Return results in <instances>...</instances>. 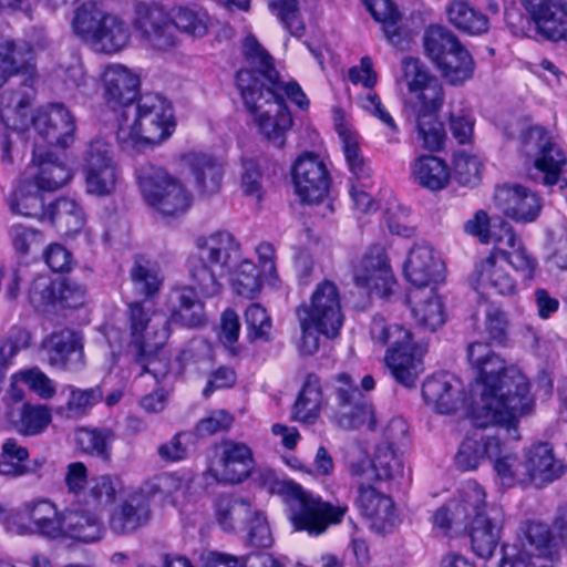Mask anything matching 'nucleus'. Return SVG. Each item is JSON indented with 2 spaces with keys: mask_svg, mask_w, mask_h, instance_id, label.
<instances>
[{
  "mask_svg": "<svg viewBox=\"0 0 567 567\" xmlns=\"http://www.w3.org/2000/svg\"><path fill=\"white\" fill-rule=\"evenodd\" d=\"M537 32L553 42L567 41V3L563 0H519Z\"/></svg>",
  "mask_w": 567,
  "mask_h": 567,
  "instance_id": "20",
  "label": "nucleus"
},
{
  "mask_svg": "<svg viewBox=\"0 0 567 567\" xmlns=\"http://www.w3.org/2000/svg\"><path fill=\"white\" fill-rule=\"evenodd\" d=\"M134 25L147 43L155 49L166 50L176 43L172 14H168L158 3H137Z\"/></svg>",
  "mask_w": 567,
  "mask_h": 567,
  "instance_id": "17",
  "label": "nucleus"
},
{
  "mask_svg": "<svg viewBox=\"0 0 567 567\" xmlns=\"http://www.w3.org/2000/svg\"><path fill=\"white\" fill-rule=\"evenodd\" d=\"M524 462V471L529 476V485L536 487L554 482L563 473V466L555 460L551 447L546 443L528 449Z\"/></svg>",
  "mask_w": 567,
  "mask_h": 567,
  "instance_id": "33",
  "label": "nucleus"
},
{
  "mask_svg": "<svg viewBox=\"0 0 567 567\" xmlns=\"http://www.w3.org/2000/svg\"><path fill=\"white\" fill-rule=\"evenodd\" d=\"M106 16L107 13L99 9L95 3H83L74 12L73 30L79 37L93 43Z\"/></svg>",
  "mask_w": 567,
  "mask_h": 567,
  "instance_id": "56",
  "label": "nucleus"
},
{
  "mask_svg": "<svg viewBox=\"0 0 567 567\" xmlns=\"http://www.w3.org/2000/svg\"><path fill=\"white\" fill-rule=\"evenodd\" d=\"M406 299L411 305L412 317L420 329L434 332L444 324L443 303L434 289H410Z\"/></svg>",
  "mask_w": 567,
  "mask_h": 567,
  "instance_id": "30",
  "label": "nucleus"
},
{
  "mask_svg": "<svg viewBox=\"0 0 567 567\" xmlns=\"http://www.w3.org/2000/svg\"><path fill=\"white\" fill-rule=\"evenodd\" d=\"M339 135L346 161L355 182L363 188L369 187L371 185V169L360 152L355 136L346 130L340 131Z\"/></svg>",
  "mask_w": 567,
  "mask_h": 567,
  "instance_id": "54",
  "label": "nucleus"
},
{
  "mask_svg": "<svg viewBox=\"0 0 567 567\" xmlns=\"http://www.w3.org/2000/svg\"><path fill=\"white\" fill-rule=\"evenodd\" d=\"M423 45L426 55L437 66L449 54L463 45L458 38L442 25L429 27L423 35Z\"/></svg>",
  "mask_w": 567,
  "mask_h": 567,
  "instance_id": "46",
  "label": "nucleus"
},
{
  "mask_svg": "<svg viewBox=\"0 0 567 567\" xmlns=\"http://www.w3.org/2000/svg\"><path fill=\"white\" fill-rule=\"evenodd\" d=\"M503 515L498 507H491L485 515L474 517L470 528V539L473 553L489 559L496 549L502 529Z\"/></svg>",
  "mask_w": 567,
  "mask_h": 567,
  "instance_id": "29",
  "label": "nucleus"
},
{
  "mask_svg": "<svg viewBox=\"0 0 567 567\" xmlns=\"http://www.w3.org/2000/svg\"><path fill=\"white\" fill-rule=\"evenodd\" d=\"M116 435L109 427H84L76 432V444L82 452L110 462L112 457V444Z\"/></svg>",
  "mask_w": 567,
  "mask_h": 567,
  "instance_id": "45",
  "label": "nucleus"
},
{
  "mask_svg": "<svg viewBox=\"0 0 567 567\" xmlns=\"http://www.w3.org/2000/svg\"><path fill=\"white\" fill-rule=\"evenodd\" d=\"M467 360L475 371L473 404L468 417L474 427L504 426L518 440V420L530 413L534 400L527 377L505 361L487 343L473 342Z\"/></svg>",
  "mask_w": 567,
  "mask_h": 567,
  "instance_id": "1",
  "label": "nucleus"
},
{
  "mask_svg": "<svg viewBox=\"0 0 567 567\" xmlns=\"http://www.w3.org/2000/svg\"><path fill=\"white\" fill-rule=\"evenodd\" d=\"M134 175L146 204L162 215L176 216L189 208L192 202L189 192L165 168L144 162L135 167Z\"/></svg>",
  "mask_w": 567,
  "mask_h": 567,
  "instance_id": "8",
  "label": "nucleus"
},
{
  "mask_svg": "<svg viewBox=\"0 0 567 567\" xmlns=\"http://www.w3.org/2000/svg\"><path fill=\"white\" fill-rule=\"evenodd\" d=\"M34 184L23 182L14 192L10 200V208L13 213L20 214L25 217H41L47 216L48 210H44L43 198L39 192H31Z\"/></svg>",
  "mask_w": 567,
  "mask_h": 567,
  "instance_id": "58",
  "label": "nucleus"
},
{
  "mask_svg": "<svg viewBox=\"0 0 567 567\" xmlns=\"http://www.w3.org/2000/svg\"><path fill=\"white\" fill-rule=\"evenodd\" d=\"M449 21L458 30L481 34L488 29V19L465 0H453L446 8Z\"/></svg>",
  "mask_w": 567,
  "mask_h": 567,
  "instance_id": "47",
  "label": "nucleus"
},
{
  "mask_svg": "<svg viewBox=\"0 0 567 567\" xmlns=\"http://www.w3.org/2000/svg\"><path fill=\"white\" fill-rule=\"evenodd\" d=\"M47 217L63 236H74L85 225L82 207L70 198H59L52 203L48 208Z\"/></svg>",
  "mask_w": 567,
  "mask_h": 567,
  "instance_id": "38",
  "label": "nucleus"
},
{
  "mask_svg": "<svg viewBox=\"0 0 567 567\" xmlns=\"http://www.w3.org/2000/svg\"><path fill=\"white\" fill-rule=\"evenodd\" d=\"M285 495L293 528L311 536L321 535L330 525L341 523L348 512L347 504L333 505L295 483L286 485Z\"/></svg>",
  "mask_w": 567,
  "mask_h": 567,
  "instance_id": "9",
  "label": "nucleus"
},
{
  "mask_svg": "<svg viewBox=\"0 0 567 567\" xmlns=\"http://www.w3.org/2000/svg\"><path fill=\"white\" fill-rule=\"evenodd\" d=\"M32 163L38 167L33 182L38 190H58L72 177L70 167L62 159L38 146L33 150Z\"/></svg>",
  "mask_w": 567,
  "mask_h": 567,
  "instance_id": "32",
  "label": "nucleus"
},
{
  "mask_svg": "<svg viewBox=\"0 0 567 567\" xmlns=\"http://www.w3.org/2000/svg\"><path fill=\"white\" fill-rule=\"evenodd\" d=\"M422 396L440 414H452L464 402L461 383L449 374L427 378L422 385Z\"/></svg>",
  "mask_w": 567,
  "mask_h": 567,
  "instance_id": "27",
  "label": "nucleus"
},
{
  "mask_svg": "<svg viewBox=\"0 0 567 567\" xmlns=\"http://www.w3.org/2000/svg\"><path fill=\"white\" fill-rule=\"evenodd\" d=\"M130 39V27L117 16L107 14L92 44L101 52L116 53L128 44Z\"/></svg>",
  "mask_w": 567,
  "mask_h": 567,
  "instance_id": "44",
  "label": "nucleus"
},
{
  "mask_svg": "<svg viewBox=\"0 0 567 567\" xmlns=\"http://www.w3.org/2000/svg\"><path fill=\"white\" fill-rule=\"evenodd\" d=\"M372 465L377 473V481L395 480L403 474L401 455L390 442H382L377 446Z\"/></svg>",
  "mask_w": 567,
  "mask_h": 567,
  "instance_id": "55",
  "label": "nucleus"
},
{
  "mask_svg": "<svg viewBox=\"0 0 567 567\" xmlns=\"http://www.w3.org/2000/svg\"><path fill=\"white\" fill-rule=\"evenodd\" d=\"M334 382L331 421L343 430H357L367 425L373 431L377 425L373 406L352 378L342 372L334 377Z\"/></svg>",
  "mask_w": 567,
  "mask_h": 567,
  "instance_id": "11",
  "label": "nucleus"
},
{
  "mask_svg": "<svg viewBox=\"0 0 567 567\" xmlns=\"http://www.w3.org/2000/svg\"><path fill=\"white\" fill-rule=\"evenodd\" d=\"M322 403L323 394L320 379L316 374H308L293 404V420L313 423L319 417Z\"/></svg>",
  "mask_w": 567,
  "mask_h": 567,
  "instance_id": "39",
  "label": "nucleus"
},
{
  "mask_svg": "<svg viewBox=\"0 0 567 567\" xmlns=\"http://www.w3.org/2000/svg\"><path fill=\"white\" fill-rule=\"evenodd\" d=\"M460 495V502L454 505V519L460 523L472 522L474 517L485 515L492 507L485 503V491L474 481L466 482Z\"/></svg>",
  "mask_w": 567,
  "mask_h": 567,
  "instance_id": "48",
  "label": "nucleus"
},
{
  "mask_svg": "<svg viewBox=\"0 0 567 567\" xmlns=\"http://www.w3.org/2000/svg\"><path fill=\"white\" fill-rule=\"evenodd\" d=\"M175 126L172 103L161 94L147 93L136 101L133 122H120L116 140L123 151L141 152L166 141Z\"/></svg>",
  "mask_w": 567,
  "mask_h": 567,
  "instance_id": "4",
  "label": "nucleus"
},
{
  "mask_svg": "<svg viewBox=\"0 0 567 567\" xmlns=\"http://www.w3.org/2000/svg\"><path fill=\"white\" fill-rule=\"evenodd\" d=\"M42 347L53 367L76 371L84 365L83 346L74 331L66 329L54 332L42 341Z\"/></svg>",
  "mask_w": 567,
  "mask_h": 567,
  "instance_id": "24",
  "label": "nucleus"
},
{
  "mask_svg": "<svg viewBox=\"0 0 567 567\" xmlns=\"http://www.w3.org/2000/svg\"><path fill=\"white\" fill-rule=\"evenodd\" d=\"M494 198L504 215L517 223H533L543 207L536 192L518 184L497 187Z\"/></svg>",
  "mask_w": 567,
  "mask_h": 567,
  "instance_id": "22",
  "label": "nucleus"
},
{
  "mask_svg": "<svg viewBox=\"0 0 567 567\" xmlns=\"http://www.w3.org/2000/svg\"><path fill=\"white\" fill-rule=\"evenodd\" d=\"M334 382L331 421L343 430H357L367 425L373 431L377 425L373 406L352 378L342 372L334 377Z\"/></svg>",
  "mask_w": 567,
  "mask_h": 567,
  "instance_id": "10",
  "label": "nucleus"
},
{
  "mask_svg": "<svg viewBox=\"0 0 567 567\" xmlns=\"http://www.w3.org/2000/svg\"><path fill=\"white\" fill-rule=\"evenodd\" d=\"M412 174L421 186L431 190L442 189L450 178L446 164L432 155L417 158L413 165Z\"/></svg>",
  "mask_w": 567,
  "mask_h": 567,
  "instance_id": "50",
  "label": "nucleus"
},
{
  "mask_svg": "<svg viewBox=\"0 0 567 567\" xmlns=\"http://www.w3.org/2000/svg\"><path fill=\"white\" fill-rule=\"evenodd\" d=\"M85 179V189L89 194L105 197L115 192L118 181L116 167L94 168L82 171Z\"/></svg>",
  "mask_w": 567,
  "mask_h": 567,
  "instance_id": "60",
  "label": "nucleus"
},
{
  "mask_svg": "<svg viewBox=\"0 0 567 567\" xmlns=\"http://www.w3.org/2000/svg\"><path fill=\"white\" fill-rule=\"evenodd\" d=\"M247 339L250 342L271 340L272 321L267 310L259 303H251L244 313Z\"/></svg>",
  "mask_w": 567,
  "mask_h": 567,
  "instance_id": "59",
  "label": "nucleus"
},
{
  "mask_svg": "<svg viewBox=\"0 0 567 567\" xmlns=\"http://www.w3.org/2000/svg\"><path fill=\"white\" fill-rule=\"evenodd\" d=\"M243 52L250 66L245 70L252 72L255 76L259 79V85L262 86V89L279 74L275 68L274 58L254 35L245 38Z\"/></svg>",
  "mask_w": 567,
  "mask_h": 567,
  "instance_id": "42",
  "label": "nucleus"
},
{
  "mask_svg": "<svg viewBox=\"0 0 567 567\" xmlns=\"http://www.w3.org/2000/svg\"><path fill=\"white\" fill-rule=\"evenodd\" d=\"M254 466L251 449L243 442L227 440L221 442L218 458L210 472L218 482L240 484L251 475Z\"/></svg>",
  "mask_w": 567,
  "mask_h": 567,
  "instance_id": "19",
  "label": "nucleus"
},
{
  "mask_svg": "<svg viewBox=\"0 0 567 567\" xmlns=\"http://www.w3.org/2000/svg\"><path fill=\"white\" fill-rule=\"evenodd\" d=\"M352 272L358 287L364 288L380 298L390 297L396 286L390 258L381 245L370 246L353 266Z\"/></svg>",
  "mask_w": 567,
  "mask_h": 567,
  "instance_id": "14",
  "label": "nucleus"
},
{
  "mask_svg": "<svg viewBox=\"0 0 567 567\" xmlns=\"http://www.w3.org/2000/svg\"><path fill=\"white\" fill-rule=\"evenodd\" d=\"M520 551L530 564L537 567H550L558 558L554 535L548 525L528 520L518 529Z\"/></svg>",
  "mask_w": 567,
  "mask_h": 567,
  "instance_id": "21",
  "label": "nucleus"
},
{
  "mask_svg": "<svg viewBox=\"0 0 567 567\" xmlns=\"http://www.w3.org/2000/svg\"><path fill=\"white\" fill-rule=\"evenodd\" d=\"M103 84V97L111 109L122 110L135 100L140 78L128 68L122 64L106 65L101 75Z\"/></svg>",
  "mask_w": 567,
  "mask_h": 567,
  "instance_id": "23",
  "label": "nucleus"
},
{
  "mask_svg": "<svg viewBox=\"0 0 567 567\" xmlns=\"http://www.w3.org/2000/svg\"><path fill=\"white\" fill-rule=\"evenodd\" d=\"M61 537L93 543L102 538L103 528L100 518L94 513L81 509H70L61 514Z\"/></svg>",
  "mask_w": 567,
  "mask_h": 567,
  "instance_id": "35",
  "label": "nucleus"
},
{
  "mask_svg": "<svg viewBox=\"0 0 567 567\" xmlns=\"http://www.w3.org/2000/svg\"><path fill=\"white\" fill-rule=\"evenodd\" d=\"M368 11L375 21L382 23L388 41L399 48L405 49L409 44V35L399 25L400 13L391 0H362Z\"/></svg>",
  "mask_w": 567,
  "mask_h": 567,
  "instance_id": "36",
  "label": "nucleus"
},
{
  "mask_svg": "<svg viewBox=\"0 0 567 567\" xmlns=\"http://www.w3.org/2000/svg\"><path fill=\"white\" fill-rule=\"evenodd\" d=\"M184 161L200 196L208 197L219 192L225 169L218 158L207 153L193 152L186 154Z\"/></svg>",
  "mask_w": 567,
  "mask_h": 567,
  "instance_id": "28",
  "label": "nucleus"
},
{
  "mask_svg": "<svg viewBox=\"0 0 567 567\" xmlns=\"http://www.w3.org/2000/svg\"><path fill=\"white\" fill-rule=\"evenodd\" d=\"M291 176L295 192L302 203L318 204L328 197L331 178L319 155L301 154L292 165Z\"/></svg>",
  "mask_w": 567,
  "mask_h": 567,
  "instance_id": "15",
  "label": "nucleus"
},
{
  "mask_svg": "<svg viewBox=\"0 0 567 567\" xmlns=\"http://www.w3.org/2000/svg\"><path fill=\"white\" fill-rule=\"evenodd\" d=\"M473 285L481 295L512 296L517 290L515 278L509 274L506 265L497 258V255H488L476 265Z\"/></svg>",
  "mask_w": 567,
  "mask_h": 567,
  "instance_id": "25",
  "label": "nucleus"
},
{
  "mask_svg": "<svg viewBox=\"0 0 567 567\" xmlns=\"http://www.w3.org/2000/svg\"><path fill=\"white\" fill-rule=\"evenodd\" d=\"M454 179L463 186L474 187L481 181L482 161L477 155L458 152L454 155Z\"/></svg>",
  "mask_w": 567,
  "mask_h": 567,
  "instance_id": "61",
  "label": "nucleus"
},
{
  "mask_svg": "<svg viewBox=\"0 0 567 567\" xmlns=\"http://www.w3.org/2000/svg\"><path fill=\"white\" fill-rule=\"evenodd\" d=\"M173 32L175 29L193 38H203L208 33L210 18L206 10L198 7H177L172 13Z\"/></svg>",
  "mask_w": 567,
  "mask_h": 567,
  "instance_id": "52",
  "label": "nucleus"
},
{
  "mask_svg": "<svg viewBox=\"0 0 567 567\" xmlns=\"http://www.w3.org/2000/svg\"><path fill=\"white\" fill-rule=\"evenodd\" d=\"M32 125L50 145L68 148L74 143L75 121L61 103H52L37 110L32 116Z\"/></svg>",
  "mask_w": 567,
  "mask_h": 567,
  "instance_id": "16",
  "label": "nucleus"
},
{
  "mask_svg": "<svg viewBox=\"0 0 567 567\" xmlns=\"http://www.w3.org/2000/svg\"><path fill=\"white\" fill-rule=\"evenodd\" d=\"M195 251L186 260L189 280L194 286L178 287L173 291L171 321L186 327H198L206 320L203 297L221 292L226 278L240 258V244L227 230H216L194 239Z\"/></svg>",
  "mask_w": 567,
  "mask_h": 567,
  "instance_id": "2",
  "label": "nucleus"
},
{
  "mask_svg": "<svg viewBox=\"0 0 567 567\" xmlns=\"http://www.w3.org/2000/svg\"><path fill=\"white\" fill-rule=\"evenodd\" d=\"M130 341L127 353L142 368L140 375L150 373L156 382L169 372V360L161 353L164 342L168 339L167 321L162 322L159 330L150 332L151 315L142 302L128 303Z\"/></svg>",
  "mask_w": 567,
  "mask_h": 567,
  "instance_id": "6",
  "label": "nucleus"
},
{
  "mask_svg": "<svg viewBox=\"0 0 567 567\" xmlns=\"http://www.w3.org/2000/svg\"><path fill=\"white\" fill-rule=\"evenodd\" d=\"M520 143L523 152L533 157V166L542 174L544 185H556L567 174L564 171L566 154L546 128L539 125L528 127L522 132Z\"/></svg>",
  "mask_w": 567,
  "mask_h": 567,
  "instance_id": "13",
  "label": "nucleus"
},
{
  "mask_svg": "<svg viewBox=\"0 0 567 567\" xmlns=\"http://www.w3.org/2000/svg\"><path fill=\"white\" fill-rule=\"evenodd\" d=\"M254 115L260 133L276 147L280 148L286 143V132L292 126V117L287 106L267 104L260 110H247Z\"/></svg>",
  "mask_w": 567,
  "mask_h": 567,
  "instance_id": "34",
  "label": "nucleus"
},
{
  "mask_svg": "<svg viewBox=\"0 0 567 567\" xmlns=\"http://www.w3.org/2000/svg\"><path fill=\"white\" fill-rule=\"evenodd\" d=\"M296 313L301 329L299 350L303 354H313L319 349L318 334L336 338L343 324L338 286L330 280L321 281L309 302L299 306Z\"/></svg>",
  "mask_w": 567,
  "mask_h": 567,
  "instance_id": "5",
  "label": "nucleus"
},
{
  "mask_svg": "<svg viewBox=\"0 0 567 567\" xmlns=\"http://www.w3.org/2000/svg\"><path fill=\"white\" fill-rule=\"evenodd\" d=\"M442 76L452 85H462L471 80L475 71V61L464 45H461L452 54L436 66Z\"/></svg>",
  "mask_w": 567,
  "mask_h": 567,
  "instance_id": "49",
  "label": "nucleus"
},
{
  "mask_svg": "<svg viewBox=\"0 0 567 567\" xmlns=\"http://www.w3.org/2000/svg\"><path fill=\"white\" fill-rule=\"evenodd\" d=\"M35 96L31 79L24 80L16 91L3 93L0 102V120L4 127L14 132L27 127V109Z\"/></svg>",
  "mask_w": 567,
  "mask_h": 567,
  "instance_id": "31",
  "label": "nucleus"
},
{
  "mask_svg": "<svg viewBox=\"0 0 567 567\" xmlns=\"http://www.w3.org/2000/svg\"><path fill=\"white\" fill-rule=\"evenodd\" d=\"M61 514L50 499L38 498L23 503L14 513L12 522L29 520L28 525L18 524L17 532L21 535L39 534L56 539L61 537Z\"/></svg>",
  "mask_w": 567,
  "mask_h": 567,
  "instance_id": "18",
  "label": "nucleus"
},
{
  "mask_svg": "<svg viewBox=\"0 0 567 567\" xmlns=\"http://www.w3.org/2000/svg\"><path fill=\"white\" fill-rule=\"evenodd\" d=\"M116 166L111 144L102 138H95L87 143L82 154V171Z\"/></svg>",
  "mask_w": 567,
  "mask_h": 567,
  "instance_id": "62",
  "label": "nucleus"
},
{
  "mask_svg": "<svg viewBox=\"0 0 567 567\" xmlns=\"http://www.w3.org/2000/svg\"><path fill=\"white\" fill-rule=\"evenodd\" d=\"M260 81L250 71L239 70L236 74V85L240 93L246 110L258 111L269 103L287 106L285 96L305 110L309 101L297 82H284L279 74L270 81L264 89L259 85Z\"/></svg>",
  "mask_w": 567,
  "mask_h": 567,
  "instance_id": "12",
  "label": "nucleus"
},
{
  "mask_svg": "<svg viewBox=\"0 0 567 567\" xmlns=\"http://www.w3.org/2000/svg\"><path fill=\"white\" fill-rule=\"evenodd\" d=\"M269 10L284 23L295 37H301L305 30L297 0H267Z\"/></svg>",
  "mask_w": 567,
  "mask_h": 567,
  "instance_id": "64",
  "label": "nucleus"
},
{
  "mask_svg": "<svg viewBox=\"0 0 567 567\" xmlns=\"http://www.w3.org/2000/svg\"><path fill=\"white\" fill-rule=\"evenodd\" d=\"M370 333L375 342L390 344L384 361L395 381L408 388L414 386L422 372L425 348L412 341L409 330L399 324L389 326L380 316L373 317Z\"/></svg>",
  "mask_w": 567,
  "mask_h": 567,
  "instance_id": "7",
  "label": "nucleus"
},
{
  "mask_svg": "<svg viewBox=\"0 0 567 567\" xmlns=\"http://www.w3.org/2000/svg\"><path fill=\"white\" fill-rule=\"evenodd\" d=\"M150 505L141 495H132L111 519V529L118 535L135 532L150 519Z\"/></svg>",
  "mask_w": 567,
  "mask_h": 567,
  "instance_id": "37",
  "label": "nucleus"
},
{
  "mask_svg": "<svg viewBox=\"0 0 567 567\" xmlns=\"http://www.w3.org/2000/svg\"><path fill=\"white\" fill-rule=\"evenodd\" d=\"M233 288L238 296L252 299L260 291V274L256 265L249 260H243L233 280Z\"/></svg>",
  "mask_w": 567,
  "mask_h": 567,
  "instance_id": "63",
  "label": "nucleus"
},
{
  "mask_svg": "<svg viewBox=\"0 0 567 567\" xmlns=\"http://www.w3.org/2000/svg\"><path fill=\"white\" fill-rule=\"evenodd\" d=\"M252 506L243 498H220L217 504V520L225 530L244 529L252 515Z\"/></svg>",
  "mask_w": 567,
  "mask_h": 567,
  "instance_id": "53",
  "label": "nucleus"
},
{
  "mask_svg": "<svg viewBox=\"0 0 567 567\" xmlns=\"http://www.w3.org/2000/svg\"><path fill=\"white\" fill-rule=\"evenodd\" d=\"M443 264L426 244L414 245L404 264V276L412 289H425L442 279Z\"/></svg>",
  "mask_w": 567,
  "mask_h": 567,
  "instance_id": "26",
  "label": "nucleus"
},
{
  "mask_svg": "<svg viewBox=\"0 0 567 567\" xmlns=\"http://www.w3.org/2000/svg\"><path fill=\"white\" fill-rule=\"evenodd\" d=\"M492 460L496 477L503 487L529 486V476L524 471V458H519L513 453H503L502 444L499 443V452L493 455Z\"/></svg>",
  "mask_w": 567,
  "mask_h": 567,
  "instance_id": "43",
  "label": "nucleus"
},
{
  "mask_svg": "<svg viewBox=\"0 0 567 567\" xmlns=\"http://www.w3.org/2000/svg\"><path fill=\"white\" fill-rule=\"evenodd\" d=\"M14 430L24 436L41 434L52 420L51 411L44 405L24 403L10 412Z\"/></svg>",
  "mask_w": 567,
  "mask_h": 567,
  "instance_id": "40",
  "label": "nucleus"
},
{
  "mask_svg": "<svg viewBox=\"0 0 567 567\" xmlns=\"http://www.w3.org/2000/svg\"><path fill=\"white\" fill-rule=\"evenodd\" d=\"M402 81L417 101L416 133L422 146L429 151H439L445 141V130L436 117L444 100L441 82L414 58L402 60Z\"/></svg>",
  "mask_w": 567,
  "mask_h": 567,
  "instance_id": "3",
  "label": "nucleus"
},
{
  "mask_svg": "<svg viewBox=\"0 0 567 567\" xmlns=\"http://www.w3.org/2000/svg\"><path fill=\"white\" fill-rule=\"evenodd\" d=\"M499 452V440L488 436L486 439L475 440L466 437L460 445L455 455L456 466L462 471H472L478 467L485 458H493Z\"/></svg>",
  "mask_w": 567,
  "mask_h": 567,
  "instance_id": "41",
  "label": "nucleus"
},
{
  "mask_svg": "<svg viewBox=\"0 0 567 567\" xmlns=\"http://www.w3.org/2000/svg\"><path fill=\"white\" fill-rule=\"evenodd\" d=\"M69 400L65 405L60 409V413L68 419H75L86 414L87 411L103 398V392L100 386L84 390L74 386H69Z\"/></svg>",
  "mask_w": 567,
  "mask_h": 567,
  "instance_id": "57",
  "label": "nucleus"
},
{
  "mask_svg": "<svg viewBox=\"0 0 567 567\" xmlns=\"http://www.w3.org/2000/svg\"><path fill=\"white\" fill-rule=\"evenodd\" d=\"M118 481L110 475L91 478L89 488L83 493V504L87 509L99 512L111 506L118 491Z\"/></svg>",
  "mask_w": 567,
  "mask_h": 567,
  "instance_id": "51",
  "label": "nucleus"
}]
</instances>
